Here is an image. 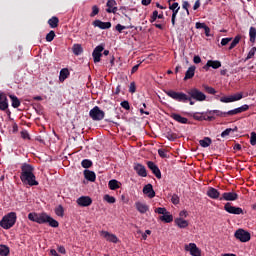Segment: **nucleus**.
<instances>
[{
    "instance_id": "nucleus-29",
    "label": "nucleus",
    "mask_w": 256,
    "mask_h": 256,
    "mask_svg": "<svg viewBox=\"0 0 256 256\" xmlns=\"http://www.w3.org/2000/svg\"><path fill=\"white\" fill-rule=\"evenodd\" d=\"M174 223L180 228L185 229L189 227V222L187 220H184L183 218H176L174 220Z\"/></svg>"
},
{
    "instance_id": "nucleus-61",
    "label": "nucleus",
    "mask_w": 256,
    "mask_h": 256,
    "mask_svg": "<svg viewBox=\"0 0 256 256\" xmlns=\"http://www.w3.org/2000/svg\"><path fill=\"white\" fill-rule=\"evenodd\" d=\"M190 7H191V4H189L188 1L182 2V8L185 9V11H187V9H189Z\"/></svg>"
},
{
    "instance_id": "nucleus-3",
    "label": "nucleus",
    "mask_w": 256,
    "mask_h": 256,
    "mask_svg": "<svg viewBox=\"0 0 256 256\" xmlns=\"http://www.w3.org/2000/svg\"><path fill=\"white\" fill-rule=\"evenodd\" d=\"M165 93L168 97H170L171 99H174V101H178L179 103H189L190 105H195V101H193V98H191V96H188L183 92L166 90Z\"/></svg>"
},
{
    "instance_id": "nucleus-36",
    "label": "nucleus",
    "mask_w": 256,
    "mask_h": 256,
    "mask_svg": "<svg viewBox=\"0 0 256 256\" xmlns=\"http://www.w3.org/2000/svg\"><path fill=\"white\" fill-rule=\"evenodd\" d=\"M239 41H241V35L235 36V38L233 39V41L231 42V44L228 48L229 51H231L232 49H235V47H237V45H239Z\"/></svg>"
},
{
    "instance_id": "nucleus-64",
    "label": "nucleus",
    "mask_w": 256,
    "mask_h": 256,
    "mask_svg": "<svg viewBox=\"0 0 256 256\" xmlns=\"http://www.w3.org/2000/svg\"><path fill=\"white\" fill-rule=\"evenodd\" d=\"M207 25L205 23L197 22L196 23V29H204Z\"/></svg>"
},
{
    "instance_id": "nucleus-19",
    "label": "nucleus",
    "mask_w": 256,
    "mask_h": 256,
    "mask_svg": "<svg viewBox=\"0 0 256 256\" xmlns=\"http://www.w3.org/2000/svg\"><path fill=\"white\" fill-rule=\"evenodd\" d=\"M206 195L210 199H221V193L219 192V190H217L213 187L208 188Z\"/></svg>"
},
{
    "instance_id": "nucleus-46",
    "label": "nucleus",
    "mask_w": 256,
    "mask_h": 256,
    "mask_svg": "<svg viewBox=\"0 0 256 256\" xmlns=\"http://www.w3.org/2000/svg\"><path fill=\"white\" fill-rule=\"evenodd\" d=\"M180 9L172 10V18H171V23L172 26L175 27V21L177 19V14L179 13Z\"/></svg>"
},
{
    "instance_id": "nucleus-18",
    "label": "nucleus",
    "mask_w": 256,
    "mask_h": 256,
    "mask_svg": "<svg viewBox=\"0 0 256 256\" xmlns=\"http://www.w3.org/2000/svg\"><path fill=\"white\" fill-rule=\"evenodd\" d=\"M186 251H189L192 256H201V250L197 247V244L190 243L185 246Z\"/></svg>"
},
{
    "instance_id": "nucleus-9",
    "label": "nucleus",
    "mask_w": 256,
    "mask_h": 256,
    "mask_svg": "<svg viewBox=\"0 0 256 256\" xmlns=\"http://www.w3.org/2000/svg\"><path fill=\"white\" fill-rule=\"evenodd\" d=\"M224 211H226V213H230V215H243V208L233 206L230 202H227L224 205Z\"/></svg>"
},
{
    "instance_id": "nucleus-14",
    "label": "nucleus",
    "mask_w": 256,
    "mask_h": 256,
    "mask_svg": "<svg viewBox=\"0 0 256 256\" xmlns=\"http://www.w3.org/2000/svg\"><path fill=\"white\" fill-rule=\"evenodd\" d=\"M100 235L106 239L109 243H119V238H117V235L111 234L105 230H102L100 232Z\"/></svg>"
},
{
    "instance_id": "nucleus-8",
    "label": "nucleus",
    "mask_w": 256,
    "mask_h": 256,
    "mask_svg": "<svg viewBox=\"0 0 256 256\" xmlns=\"http://www.w3.org/2000/svg\"><path fill=\"white\" fill-rule=\"evenodd\" d=\"M188 95L194 99L195 101H205L207 99V95L205 93L199 91L197 88H192L188 91Z\"/></svg>"
},
{
    "instance_id": "nucleus-59",
    "label": "nucleus",
    "mask_w": 256,
    "mask_h": 256,
    "mask_svg": "<svg viewBox=\"0 0 256 256\" xmlns=\"http://www.w3.org/2000/svg\"><path fill=\"white\" fill-rule=\"evenodd\" d=\"M233 38H223L221 40V45L222 47H225V45H228V43H230V41H232Z\"/></svg>"
},
{
    "instance_id": "nucleus-63",
    "label": "nucleus",
    "mask_w": 256,
    "mask_h": 256,
    "mask_svg": "<svg viewBox=\"0 0 256 256\" xmlns=\"http://www.w3.org/2000/svg\"><path fill=\"white\" fill-rule=\"evenodd\" d=\"M203 121H215V116L208 114V116H204Z\"/></svg>"
},
{
    "instance_id": "nucleus-17",
    "label": "nucleus",
    "mask_w": 256,
    "mask_h": 256,
    "mask_svg": "<svg viewBox=\"0 0 256 256\" xmlns=\"http://www.w3.org/2000/svg\"><path fill=\"white\" fill-rule=\"evenodd\" d=\"M9 109V99H7V94L0 92V111H7Z\"/></svg>"
},
{
    "instance_id": "nucleus-22",
    "label": "nucleus",
    "mask_w": 256,
    "mask_h": 256,
    "mask_svg": "<svg viewBox=\"0 0 256 256\" xmlns=\"http://www.w3.org/2000/svg\"><path fill=\"white\" fill-rule=\"evenodd\" d=\"M92 25L102 30L111 29V22H103L101 20H95L93 21Z\"/></svg>"
},
{
    "instance_id": "nucleus-26",
    "label": "nucleus",
    "mask_w": 256,
    "mask_h": 256,
    "mask_svg": "<svg viewBox=\"0 0 256 256\" xmlns=\"http://www.w3.org/2000/svg\"><path fill=\"white\" fill-rule=\"evenodd\" d=\"M135 207H136L137 211L139 213H141L142 215L147 213V211H149V205L142 203V202H136Z\"/></svg>"
},
{
    "instance_id": "nucleus-49",
    "label": "nucleus",
    "mask_w": 256,
    "mask_h": 256,
    "mask_svg": "<svg viewBox=\"0 0 256 256\" xmlns=\"http://www.w3.org/2000/svg\"><path fill=\"white\" fill-rule=\"evenodd\" d=\"M204 89H205L206 93H209V95H215L217 93L215 88H213L211 86H204Z\"/></svg>"
},
{
    "instance_id": "nucleus-24",
    "label": "nucleus",
    "mask_w": 256,
    "mask_h": 256,
    "mask_svg": "<svg viewBox=\"0 0 256 256\" xmlns=\"http://www.w3.org/2000/svg\"><path fill=\"white\" fill-rule=\"evenodd\" d=\"M107 13H117V1L115 0H108L106 3Z\"/></svg>"
},
{
    "instance_id": "nucleus-43",
    "label": "nucleus",
    "mask_w": 256,
    "mask_h": 256,
    "mask_svg": "<svg viewBox=\"0 0 256 256\" xmlns=\"http://www.w3.org/2000/svg\"><path fill=\"white\" fill-rule=\"evenodd\" d=\"M205 113H199L196 112L192 115L193 119H195L196 121H203L205 119Z\"/></svg>"
},
{
    "instance_id": "nucleus-37",
    "label": "nucleus",
    "mask_w": 256,
    "mask_h": 256,
    "mask_svg": "<svg viewBox=\"0 0 256 256\" xmlns=\"http://www.w3.org/2000/svg\"><path fill=\"white\" fill-rule=\"evenodd\" d=\"M165 137H166V139H168V141H175V140L178 138L177 134H176V133H173V132L171 131V129H169V130L165 133Z\"/></svg>"
},
{
    "instance_id": "nucleus-58",
    "label": "nucleus",
    "mask_w": 256,
    "mask_h": 256,
    "mask_svg": "<svg viewBox=\"0 0 256 256\" xmlns=\"http://www.w3.org/2000/svg\"><path fill=\"white\" fill-rule=\"evenodd\" d=\"M229 135H231V128H227L221 133L222 138L229 137Z\"/></svg>"
},
{
    "instance_id": "nucleus-27",
    "label": "nucleus",
    "mask_w": 256,
    "mask_h": 256,
    "mask_svg": "<svg viewBox=\"0 0 256 256\" xmlns=\"http://www.w3.org/2000/svg\"><path fill=\"white\" fill-rule=\"evenodd\" d=\"M44 223H48L50 227H54V228L59 227V222L53 219L51 216L47 215V213L44 216Z\"/></svg>"
},
{
    "instance_id": "nucleus-47",
    "label": "nucleus",
    "mask_w": 256,
    "mask_h": 256,
    "mask_svg": "<svg viewBox=\"0 0 256 256\" xmlns=\"http://www.w3.org/2000/svg\"><path fill=\"white\" fill-rule=\"evenodd\" d=\"M55 39V31L51 30L47 35H46V41L48 43H51Z\"/></svg>"
},
{
    "instance_id": "nucleus-25",
    "label": "nucleus",
    "mask_w": 256,
    "mask_h": 256,
    "mask_svg": "<svg viewBox=\"0 0 256 256\" xmlns=\"http://www.w3.org/2000/svg\"><path fill=\"white\" fill-rule=\"evenodd\" d=\"M84 177L87 181H90L91 183H95V181L97 180V175L89 169L84 170Z\"/></svg>"
},
{
    "instance_id": "nucleus-41",
    "label": "nucleus",
    "mask_w": 256,
    "mask_h": 256,
    "mask_svg": "<svg viewBox=\"0 0 256 256\" xmlns=\"http://www.w3.org/2000/svg\"><path fill=\"white\" fill-rule=\"evenodd\" d=\"M81 166L83 167V169H91V167H93V161L89 159H84L81 162Z\"/></svg>"
},
{
    "instance_id": "nucleus-10",
    "label": "nucleus",
    "mask_w": 256,
    "mask_h": 256,
    "mask_svg": "<svg viewBox=\"0 0 256 256\" xmlns=\"http://www.w3.org/2000/svg\"><path fill=\"white\" fill-rule=\"evenodd\" d=\"M45 214H37V213H29L28 219L29 221H33L34 223H38L39 225L45 224Z\"/></svg>"
},
{
    "instance_id": "nucleus-6",
    "label": "nucleus",
    "mask_w": 256,
    "mask_h": 256,
    "mask_svg": "<svg viewBox=\"0 0 256 256\" xmlns=\"http://www.w3.org/2000/svg\"><path fill=\"white\" fill-rule=\"evenodd\" d=\"M89 116L93 121H103L105 119V112L99 106H95L90 110Z\"/></svg>"
},
{
    "instance_id": "nucleus-32",
    "label": "nucleus",
    "mask_w": 256,
    "mask_h": 256,
    "mask_svg": "<svg viewBox=\"0 0 256 256\" xmlns=\"http://www.w3.org/2000/svg\"><path fill=\"white\" fill-rule=\"evenodd\" d=\"M69 75H71V73L69 72V69L63 68V69L60 71L59 81H60L61 83H63V81H65V79H68Z\"/></svg>"
},
{
    "instance_id": "nucleus-62",
    "label": "nucleus",
    "mask_w": 256,
    "mask_h": 256,
    "mask_svg": "<svg viewBox=\"0 0 256 256\" xmlns=\"http://www.w3.org/2000/svg\"><path fill=\"white\" fill-rule=\"evenodd\" d=\"M201 7V0H196L193 6L194 11H197Z\"/></svg>"
},
{
    "instance_id": "nucleus-2",
    "label": "nucleus",
    "mask_w": 256,
    "mask_h": 256,
    "mask_svg": "<svg viewBox=\"0 0 256 256\" xmlns=\"http://www.w3.org/2000/svg\"><path fill=\"white\" fill-rule=\"evenodd\" d=\"M245 111H249V105L244 104L241 107H238L233 110H229L228 112H223L220 110H208L207 115H216V117H233V115H239V113H245Z\"/></svg>"
},
{
    "instance_id": "nucleus-5",
    "label": "nucleus",
    "mask_w": 256,
    "mask_h": 256,
    "mask_svg": "<svg viewBox=\"0 0 256 256\" xmlns=\"http://www.w3.org/2000/svg\"><path fill=\"white\" fill-rule=\"evenodd\" d=\"M155 213H158L160 216V221H163V223H173V215H171V212L167 211V208L158 207L155 210Z\"/></svg>"
},
{
    "instance_id": "nucleus-28",
    "label": "nucleus",
    "mask_w": 256,
    "mask_h": 256,
    "mask_svg": "<svg viewBox=\"0 0 256 256\" xmlns=\"http://www.w3.org/2000/svg\"><path fill=\"white\" fill-rule=\"evenodd\" d=\"M195 69H197L195 66H190L188 68L185 73L184 81H189V79H193V77H195Z\"/></svg>"
},
{
    "instance_id": "nucleus-11",
    "label": "nucleus",
    "mask_w": 256,
    "mask_h": 256,
    "mask_svg": "<svg viewBox=\"0 0 256 256\" xmlns=\"http://www.w3.org/2000/svg\"><path fill=\"white\" fill-rule=\"evenodd\" d=\"M104 50H105V47H103V45H98L95 47V49L92 52L94 63H99L101 61V57H103L102 53Z\"/></svg>"
},
{
    "instance_id": "nucleus-60",
    "label": "nucleus",
    "mask_w": 256,
    "mask_h": 256,
    "mask_svg": "<svg viewBox=\"0 0 256 256\" xmlns=\"http://www.w3.org/2000/svg\"><path fill=\"white\" fill-rule=\"evenodd\" d=\"M21 137L22 139H31V137L29 136V132H27V130L21 132Z\"/></svg>"
},
{
    "instance_id": "nucleus-44",
    "label": "nucleus",
    "mask_w": 256,
    "mask_h": 256,
    "mask_svg": "<svg viewBox=\"0 0 256 256\" xmlns=\"http://www.w3.org/2000/svg\"><path fill=\"white\" fill-rule=\"evenodd\" d=\"M115 29L118 31V33H123V30L125 29H133V26H123L121 24H117Z\"/></svg>"
},
{
    "instance_id": "nucleus-51",
    "label": "nucleus",
    "mask_w": 256,
    "mask_h": 256,
    "mask_svg": "<svg viewBox=\"0 0 256 256\" xmlns=\"http://www.w3.org/2000/svg\"><path fill=\"white\" fill-rule=\"evenodd\" d=\"M159 17V12L157 10L153 11L152 16L150 18V23H155Z\"/></svg>"
},
{
    "instance_id": "nucleus-48",
    "label": "nucleus",
    "mask_w": 256,
    "mask_h": 256,
    "mask_svg": "<svg viewBox=\"0 0 256 256\" xmlns=\"http://www.w3.org/2000/svg\"><path fill=\"white\" fill-rule=\"evenodd\" d=\"M120 106L122 107V109H125L126 111H130L131 109V105L129 104V101L124 100L120 103Z\"/></svg>"
},
{
    "instance_id": "nucleus-55",
    "label": "nucleus",
    "mask_w": 256,
    "mask_h": 256,
    "mask_svg": "<svg viewBox=\"0 0 256 256\" xmlns=\"http://www.w3.org/2000/svg\"><path fill=\"white\" fill-rule=\"evenodd\" d=\"M169 9L170 11L176 10V9H181V6H179V3L174 2L172 4H169Z\"/></svg>"
},
{
    "instance_id": "nucleus-13",
    "label": "nucleus",
    "mask_w": 256,
    "mask_h": 256,
    "mask_svg": "<svg viewBox=\"0 0 256 256\" xmlns=\"http://www.w3.org/2000/svg\"><path fill=\"white\" fill-rule=\"evenodd\" d=\"M239 194L235 192H224L219 198V201H237Z\"/></svg>"
},
{
    "instance_id": "nucleus-45",
    "label": "nucleus",
    "mask_w": 256,
    "mask_h": 256,
    "mask_svg": "<svg viewBox=\"0 0 256 256\" xmlns=\"http://www.w3.org/2000/svg\"><path fill=\"white\" fill-rule=\"evenodd\" d=\"M103 199H104V201H106V203H110V204H113L116 201L115 197H113L109 194L104 195Z\"/></svg>"
},
{
    "instance_id": "nucleus-33",
    "label": "nucleus",
    "mask_w": 256,
    "mask_h": 256,
    "mask_svg": "<svg viewBox=\"0 0 256 256\" xmlns=\"http://www.w3.org/2000/svg\"><path fill=\"white\" fill-rule=\"evenodd\" d=\"M48 25L51 29H57V27H59V18L57 16H53L48 20Z\"/></svg>"
},
{
    "instance_id": "nucleus-15",
    "label": "nucleus",
    "mask_w": 256,
    "mask_h": 256,
    "mask_svg": "<svg viewBox=\"0 0 256 256\" xmlns=\"http://www.w3.org/2000/svg\"><path fill=\"white\" fill-rule=\"evenodd\" d=\"M147 167L152 171L153 175H155L157 179H161V170L159 169V166H157L153 161H148Z\"/></svg>"
},
{
    "instance_id": "nucleus-12",
    "label": "nucleus",
    "mask_w": 256,
    "mask_h": 256,
    "mask_svg": "<svg viewBox=\"0 0 256 256\" xmlns=\"http://www.w3.org/2000/svg\"><path fill=\"white\" fill-rule=\"evenodd\" d=\"M243 93H237L231 96H224L220 98L221 103H234V101H241Z\"/></svg>"
},
{
    "instance_id": "nucleus-35",
    "label": "nucleus",
    "mask_w": 256,
    "mask_h": 256,
    "mask_svg": "<svg viewBox=\"0 0 256 256\" xmlns=\"http://www.w3.org/2000/svg\"><path fill=\"white\" fill-rule=\"evenodd\" d=\"M72 51L74 53V55H81V53H83V46H81V44H74L72 47Z\"/></svg>"
},
{
    "instance_id": "nucleus-30",
    "label": "nucleus",
    "mask_w": 256,
    "mask_h": 256,
    "mask_svg": "<svg viewBox=\"0 0 256 256\" xmlns=\"http://www.w3.org/2000/svg\"><path fill=\"white\" fill-rule=\"evenodd\" d=\"M108 187L111 189V191H117V189L121 188V182L112 179L108 182Z\"/></svg>"
},
{
    "instance_id": "nucleus-21",
    "label": "nucleus",
    "mask_w": 256,
    "mask_h": 256,
    "mask_svg": "<svg viewBox=\"0 0 256 256\" xmlns=\"http://www.w3.org/2000/svg\"><path fill=\"white\" fill-rule=\"evenodd\" d=\"M143 193L144 195H147L149 199H153L155 197V190L153 189L152 184H146L143 187Z\"/></svg>"
},
{
    "instance_id": "nucleus-16",
    "label": "nucleus",
    "mask_w": 256,
    "mask_h": 256,
    "mask_svg": "<svg viewBox=\"0 0 256 256\" xmlns=\"http://www.w3.org/2000/svg\"><path fill=\"white\" fill-rule=\"evenodd\" d=\"M76 203L80 206V207H89L92 205L93 203V199H91V197L89 196H81L77 199Z\"/></svg>"
},
{
    "instance_id": "nucleus-20",
    "label": "nucleus",
    "mask_w": 256,
    "mask_h": 256,
    "mask_svg": "<svg viewBox=\"0 0 256 256\" xmlns=\"http://www.w3.org/2000/svg\"><path fill=\"white\" fill-rule=\"evenodd\" d=\"M134 171H136L139 177H147V168H145V166L142 164H139V163L135 164Z\"/></svg>"
},
{
    "instance_id": "nucleus-7",
    "label": "nucleus",
    "mask_w": 256,
    "mask_h": 256,
    "mask_svg": "<svg viewBox=\"0 0 256 256\" xmlns=\"http://www.w3.org/2000/svg\"><path fill=\"white\" fill-rule=\"evenodd\" d=\"M234 237H236L238 241H241V243H247L251 241V233L243 229L236 230Z\"/></svg>"
},
{
    "instance_id": "nucleus-50",
    "label": "nucleus",
    "mask_w": 256,
    "mask_h": 256,
    "mask_svg": "<svg viewBox=\"0 0 256 256\" xmlns=\"http://www.w3.org/2000/svg\"><path fill=\"white\" fill-rule=\"evenodd\" d=\"M95 15H99V6H92V12L90 13V17H95Z\"/></svg>"
},
{
    "instance_id": "nucleus-34",
    "label": "nucleus",
    "mask_w": 256,
    "mask_h": 256,
    "mask_svg": "<svg viewBox=\"0 0 256 256\" xmlns=\"http://www.w3.org/2000/svg\"><path fill=\"white\" fill-rule=\"evenodd\" d=\"M211 143H213V141L209 137H204V139L199 140V145H201L204 148L209 147Z\"/></svg>"
},
{
    "instance_id": "nucleus-39",
    "label": "nucleus",
    "mask_w": 256,
    "mask_h": 256,
    "mask_svg": "<svg viewBox=\"0 0 256 256\" xmlns=\"http://www.w3.org/2000/svg\"><path fill=\"white\" fill-rule=\"evenodd\" d=\"M208 66L212 67V69H219L221 67V61L208 60Z\"/></svg>"
},
{
    "instance_id": "nucleus-31",
    "label": "nucleus",
    "mask_w": 256,
    "mask_h": 256,
    "mask_svg": "<svg viewBox=\"0 0 256 256\" xmlns=\"http://www.w3.org/2000/svg\"><path fill=\"white\" fill-rule=\"evenodd\" d=\"M8 97H10L12 107L14 109L21 107V101L19 100V98L17 96H15L13 94H9Z\"/></svg>"
},
{
    "instance_id": "nucleus-40",
    "label": "nucleus",
    "mask_w": 256,
    "mask_h": 256,
    "mask_svg": "<svg viewBox=\"0 0 256 256\" xmlns=\"http://www.w3.org/2000/svg\"><path fill=\"white\" fill-rule=\"evenodd\" d=\"M54 211L57 217H64L65 215V208H63V205H59Z\"/></svg>"
},
{
    "instance_id": "nucleus-4",
    "label": "nucleus",
    "mask_w": 256,
    "mask_h": 256,
    "mask_svg": "<svg viewBox=\"0 0 256 256\" xmlns=\"http://www.w3.org/2000/svg\"><path fill=\"white\" fill-rule=\"evenodd\" d=\"M15 223H17V213L10 212L2 218L0 227H2V229H11Z\"/></svg>"
},
{
    "instance_id": "nucleus-42",
    "label": "nucleus",
    "mask_w": 256,
    "mask_h": 256,
    "mask_svg": "<svg viewBox=\"0 0 256 256\" xmlns=\"http://www.w3.org/2000/svg\"><path fill=\"white\" fill-rule=\"evenodd\" d=\"M10 253L9 247L5 245H0V256H8Z\"/></svg>"
},
{
    "instance_id": "nucleus-56",
    "label": "nucleus",
    "mask_w": 256,
    "mask_h": 256,
    "mask_svg": "<svg viewBox=\"0 0 256 256\" xmlns=\"http://www.w3.org/2000/svg\"><path fill=\"white\" fill-rule=\"evenodd\" d=\"M158 155L162 157V159H167V151L165 149H159Z\"/></svg>"
},
{
    "instance_id": "nucleus-38",
    "label": "nucleus",
    "mask_w": 256,
    "mask_h": 256,
    "mask_svg": "<svg viewBox=\"0 0 256 256\" xmlns=\"http://www.w3.org/2000/svg\"><path fill=\"white\" fill-rule=\"evenodd\" d=\"M249 37H250V43H255L256 41V28L250 27L249 29Z\"/></svg>"
},
{
    "instance_id": "nucleus-52",
    "label": "nucleus",
    "mask_w": 256,
    "mask_h": 256,
    "mask_svg": "<svg viewBox=\"0 0 256 256\" xmlns=\"http://www.w3.org/2000/svg\"><path fill=\"white\" fill-rule=\"evenodd\" d=\"M171 201H172L173 205H179V203H180L179 195L173 194Z\"/></svg>"
},
{
    "instance_id": "nucleus-54",
    "label": "nucleus",
    "mask_w": 256,
    "mask_h": 256,
    "mask_svg": "<svg viewBox=\"0 0 256 256\" xmlns=\"http://www.w3.org/2000/svg\"><path fill=\"white\" fill-rule=\"evenodd\" d=\"M255 53H256V48L255 47L251 48V50L249 51L246 57V60L252 59L255 56Z\"/></svg>"
},
{
    "instance_id": "nucleus-1",
    "label": "nucleus",
    "mask_w": 256,
    "mask_h": 256,
    "mask_svg": "<svg viewBox=\"0 0 256 256\" xmlns=\"http://www.w3.org/2000/svg\"><path fill=\"white\" fill-rule=\"evenodd\" d=\"M33 171H35L33 165L28 163H23L21 165L20 179L22 183H24L25 185H29L30 187H35L39 185V182L36 180Z\"/></svg>"
},
{
    "instance_id": "nucleus-53",
    "label": "nucleus",
    "mask_w": 256,
    "mask_h": 256,
    "mask_svg": "<svg viewBox=\"0 0 256 256\" xmlns=\"http://www.w3.org/2000/svg\"><path fill=\"white\" fill-rule=\"evenodd\" d=\"M250 145L255 146L256 145V133L251 132L250 134Z\"/></svg>"
},
{
    "instance_id": "nucleus-23",
    "label": "nucleus",
    "mask_w": 256,
    "mask_h": 256,
    "mask_svg": "<svg viewBox=\"0 0 256 256\" xmlns=\"http://www.w3.org/2000/svg\"><path fill=\"white\" fill-rule=\"evenodd\" d=\"M170 117L174 119V121H177V123H181L182 125H187V123H189V119L181 116V114L172 113Z\"/></svg>"
},
{
    "instance_id": "nucleus-57",
    "label": "nucleus",
    "mask_w": 256,
    "mask_h": 256,
    "mask_svg": "<svg viewBox=\"0 0 256 256\" xmlns=\"http://www.w3.org/2000/svg\"><path fill=\"white\" fill-rule=\"evenodd\" d=\"M137 91V86L135 85V82H131L129 86V93H135Z\"/></svg>"
}]
</instances>
